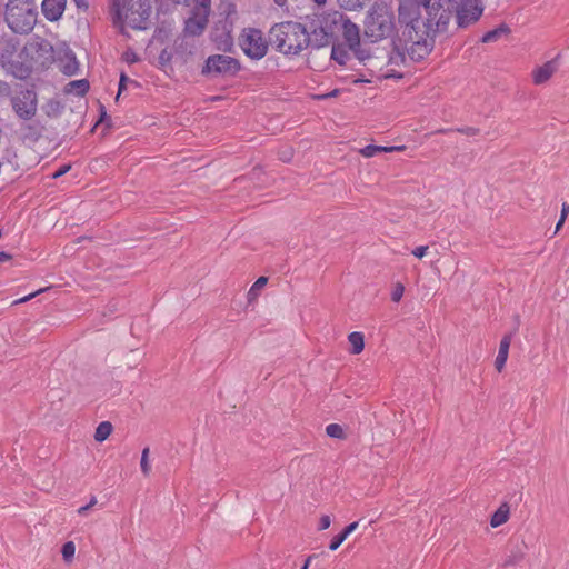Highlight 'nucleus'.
<instances>
[{"label": "nucleus", "mask_w": 569, "mask_h": 569, "mask_svg": "<svg viewBox=\"0 0 569 569\" xmlns=\"http://www.w3.org/2000/svg\"><path fill=\"white\" fill-rule=\"evenodd\" d=\"M451 10L447 0H401L399 18L407 28L436 38L448 30Z\"/></svg>", "instance_id": "1"}, {"label": "nucleus", "mask_w": 569, "mask_h": 569, "mask_svg": "<svg viewBox=\"0 0 569 569\" xmlns=\"http://www.w3.org/2000/svg\"><path fill=\"white\" fill-rule=\"evenodd\" d=\"M270 33L276 50L284 56H298L309 46L307 29L299 22L278 23Z\"/></svg>", "instance_id": "2"}, {"label": "nucleus", "mask_w": 569, "mask_h": 569, "mask_svg": "<svg viewBox=\"0 0 569 569\" xmlns=\"http://www.w3.org/2000/svg\"><path fill=\"white\" fill-rule=\"evenodd\" d=\"M116 22L121 30L126 28L144 30L151 13L149 0H114L113 7Z\"/></svg>", "instance_id": "3"}, {"label": "nucleus", "mask_w": 569, "mask_h": 569, "mask_svg": "<svg viewBox=\"0 0 569 569\" xmlns=\"http://www.w3.org/2000/svg\"><path fill=\"white\" fill-rule=\"evenodd\" d=\"M342 20L339 12L316 11L308 14L302 24L307 29L309 43L325 47L330 43L336 26Z\"/></svg>", "instance_id": "4"}, {"label": "nucleus", "mask_w": 569, "mask_h": 569, "mask_svg": "<svg viewBox=\"0 0 569 569\" xmlns=\"http://www.w3.org/2000/svg\"><path fill=\"white\" fill-rule=\"evenodd\" d=\"M406 64L405 54L395 49L389 54L383 52L371 53L365 64L372 76L381 79H401L403 77V68Z\"/></svg>", "instance_id": "5"}, {"label": "nucleus", "mask_w": 569, "mask_h": 569, "mask_svg": "<svg viewBox=\"0 0 569 569\" xmlns=\"http://www.w3.org/2000/svg\"><path fill=\"white\" fill-rule=\"evenodd\" d=\"M6 21L16 33L30 32L37 21L32 0H9L6 6Z\"/></svg>", "instance_id": "6"}, {"label": "nucleus", "mask_w": 569, "mask_h": 569, "mask_svg": "<svg viewBox=\"0 0 569 569\" xmlns=\"http://www.w3.org/2000/svg\"><path fill=\"white\" fill-rule=\"evenodd\" d=\"M395 30V16L390 7L377 3L369 10L365 20V33L378 41L389 37Z\"/></svg>", "instance_id": "7"}, {"label": "nucleus", "mask_w": 569, "mask_h": 569, "mask_svg": "<svg viewBox=\"0 0 569 569\" xmlns=\"http://www.w3.org/2000/svg\"><path fill=\"white\" fill-rule=\"evenodd\" d=\"M451 12L456 13V22L459 28H466L476 23L483 13L482 0H447Z\"/></svg>", "instance_id": "8"}, {"label": "nucleus", "mask_w": 569, "mask_h": 569, "mask_svg": "<svg viewBox=\"0 0 569 569\" xmlns=\"http://www.w3.org/2000/svg\"><path fill=\"white\" fill-rule=\"evenodd\" d=\"M239 46L243 53L254 60L262 59L268 52V41L261 30L244 28L239 36Z\"/></svg>", "instance_id": "9"}, {"label": "nucleus", "mask_w": 569, "mask_h": 569, "mask_svg": "<svg viewBox=\"0 0 569 569\" xmlns=\"http://www.w3.org/2000/svg\"><path fill=\"white\" fill-rule=\"evenodd\" d=\"M12 110L19 119L31 120L38 110V94L33 89L19 91L11 98Z\"/></svg>", "instance_id": "10"}, {"label": "nucleus", "mask_w": 569, "mask_h": 569, "mask_svg": "<svg viewBox=\"0 0 569 569\" xmlns=\"http://www.w3.org/2000/svg\"><path fill=\"white\" fill-rule=\"evenodd\" d=\"M239 69V62L234 58L226 54H213L207 59L202 73L212 77H226L236 74Z\"/></svg>", "instance_id": "11"}, {"label": "nucleus", "mask_w": 569, "mask_h": 569, "mask_svg": "<svg viewBox=\"0 0 569 569\" xmlns=\"http://www.w3.org/2000/svg\"><path fill=\"white\" fill-rule=\"evenodd\" d=\"M342 22V38L346 42V46L355 54V57L365 64H367V60L371 56V52L367 49L361 48L360 43V30L357 24L351 22L350 20H341Z\"/></svg>", "instance_id": "12"}, {"label": "nucleus", "mask_w": 569, "mask_h": 569, "mask_svg": "<svg viewBox=\"0 0 569 569\" xmlns=\"http://www.w3.org/2000/svg\"><path fill=\"white\" fill-rule=\"evenodd\" d=\"M408 37L411 44L407 48L409 58L413 61H421L430 54L435 46V38L421 34L418 30L408 28Z\"/></svg>", "instance_id": "13"}, {"label": "nucleus", "mask_w": 569, "mask_h": 569, "mask_svg": "<svg viewBox=\"0 0 569 569\" xmlns=\"http://www.w3.org/2000/svg\"><path fill=\"white\" fill-rule=\"evenodd\" d=\"M558 68L559 62L557 58L549 60L542 63L541 66L536 67L531 72L532 82L536 86H540L548 82L557 72Z\"/></svg>", "instance_id": "14"}, {"label": "nucleus", "mask_w": 569, "mask_h": 569, "mask_svg": "<svg viewBox=\"0 0 569 569\" xmlns=\"http://www.w3.org/2000/svg\"><path fill=\"white\" fill-rule=\"evenodd\" d=\"M67 0H43L42 13L49 21H57L64 12Z\"/></svg>", "instance_id": "15"}, {"label": "nucleus", "mask_w": 569, "mask_h": 569, "mask_svg": "<svg viewBox=\"0 0 569 569\" xmlns=\"http://www.w3.org/2000/svg\"><path fill=\"white\" fill-rule=\"evenodd\" d=\"M208 23L206 14L196 12L186 21L184 32L190 36H199L203 32Z\"/></svg>", "instance_id": "16"}, {"label": "nucleus", "mask_w": 569, "mask_h": 569, "mask_svg": "<svg viewBox=\"0 0 569 569\" xmlns=\"http://www.w3.org/2000/svg\"><path fill=\"white\" fill-rule=\"evenodd\" d=\"M405 150H406V146H403V144L402 146H390V147L369 144V146H366V147L359 149V153L363 158H372L380 152H402Z\"/></svg>", "instance_id": "17"}, {"label": "nucleus", "mask_w": 569, "mask_h": 569, "mask_svg": "<svg viewBox=\"0 0 569 569\" xmlns=\"http://www.w3.org/2000/svg\"><path fill=\"white\" fill-rule=\"evenodd\" d=\"M510 343L511 337L509 335H506L500 341L499 351L495 360V367L498 372H501L507 363Z\"/></svg>", "instance_id": "18"}, {"label": "nucleus", "mask_w": 569, "mask_h": 569, "mask_svg": "<svg viewBox=\"0 0 569 569\" xmlns=\"http://www.w3.org/2000/svg\"><path fill=\"white\" fill-rule=\"evenodd\" d=\"M510 517V507L508 503H501L498 509L493 512L490 518V526L492 528H498L505 525Z\"/></svg>", "instance_id": "19"}, {"label": "nucleus", "mask_w": 569, "mask_h": 569, "mask_svg": "<svg viewBox=\"0 0 569 569\" xmlns=\"http://www.w3.org/2000/svg\"><path fill=\"white\" fill-rule=\"evenodd\" d=\"M348 341L351 346L350 353L359 355L365 349V336L362 332L353 331L348 335Z\"/></svg>", "instance_id": "20"}, {"label": "nucleus", "mask_w": 569, "mask_h": 569, "mask_svg": "<svg viewBox=\"0 0 569 569\" xmlns=\"http://www.w3.org/2000/svg\"><path fill=\"white\" fill-rule=\"evenodd\" d=\"M350 52L347 46L338 43L332 47L331 58L340 66H345L350 58Z\"/></svg>", "instance_id": "21"}, {"label": "nucleus", "mask_w": 569, "mask_h": 569, "mask_svg": "<svg viewBox=\"0 0 569 569\" xmlns=\"http://www.w3.org/2000/svg\"><path fill=\"white\" fill-rule=\"evenodd\" d=\"M42 111L48 118H58L62 114L63 104L59 100L50 99L42 106Z\"/></svg>", "instance_id": "22"}, {"label": "nucleus", "mask_w": 569, "mask_h": 569, "mask_svg": "<svg viewBox=\"0 0 569 569\" xmlns=\"http://www.w3.org/2000/svg\"><path fill=\"white\" fill-rule=\"evenodd\" d=\"M89 90V82L84 79L70 81L66 88V93H73L77 96H84Z\"/></svg>", "instance_id": "23"}, {"label": "nucleus", "mask_w": 569, "mask_h": 569, "mask_svg": "<svg viewBox=\"0 0 569 569\" xmlns=\"http://www.w3.org/2000/svg\"><path fill=\"white\" fill-rule=\"evenodd\" d=\"M268 283V278L267 277H259L254 283L251 286V288L249 289L248 293H247V299L249 302H253L258 299V297L260 296V292L261 290H263V288L267 286Z\"/></svg>", "instance_id": "24"}, {"label": "nucleus", "mask_w": 569, "mask_h": 569, "mask_svg": "<svg viewBox=\"0 0 569 569\" xmlns=\"http://www.w3.org/2000/svg\"><path fill=\"white\" fill-rule=\"evenodd\" d=\"M112 425L109 421H102L98 425L94 431V440L102 442L109 438L112 432Z\"/></svg>", "instance_id": "25"}, {"label": "nucleus", "mask_w": 569, "mask_h": 569, "mask_svg": "<svg viewBox=\"0 0 569 569\" xmlns=\"http://www.w3.org/2000/svg\"><path fill=\"white\" fill-rule=\"evenodd\" d=\"M508 32V29L505 28V27H500V28H497L495 30H491V31H488L487 33H485L482 36V39L481 41L483 43H490V42H495L499 39V37L502 34V33H507Z\"/></svg>", "instance_id": "26"}, {"label": "nucleus", "mask_w": 569, "mask_h": 569, "mask_svg": "<svg viewBox=\"0 0 569 569\" xmlns=\"http://www.w3.org/2000/svg\"><path fill=\"white\" fill-rule=\"evenodd\" d=\"M326 433L335 439H345L346 433L343 428L338 423H330L326 427Z\"/></svg>", "instance_id": "27"}, {"label": "nucleus", "mask_w": 569, "mask_h": 569, "mask_svg": "<svg viewBox=\"0 0 569 569\" xmlns=\"http://www.w3.org/2000/svg\"><path fill=\"white\" fill-rule=\"evenodd\" d=\"M76 545L73 541H68L62 546L61 555L66 562H71L74 558Z\"/></svg>", "instance_id": "28"}, {"label": "nucleus", "mask_w": 569, "mask_h": 569, "mask_svg": "<svg viewBox=\"0 0 569 569\" xmlns=\"http://www.w3.org/2000/svg\"><path fill=\"white\" fill-rule=\"evenodd\" d=\"M149 452H150L149 448H144L142 450L141 461H140L141 471L146 477H148L151 472V465L149 461Z\"/></svg>", "instance_id": "29"}, {"label": "nucleus", "mask_w": 569, "mask_h": 569, "mask_svg": "<svg viewBox=\"0 0 569 569\" xmlns=\"http://www.w3.org/2000/svg\"><path fill=\"white\" fill-rule=\"evenodd\" d=\"M367 1L368 0H338L340 7L346 10H357L362 8Z\"/></svg>", "instance_id": "30"}, {"label": "nucleus", "mask_w": 569, "mask_h": 569, "mask_svg": "<svg viewBox=\"0 0 569 569\" xmlns=\"http://www.w3.org/2000/svg\"><path fill=\"white\" fill-rule=\"evenodd\" d=\"M62 72L67 76H73L78 71V63L74 58L68 60L66 64L61 68Z\"/></svg>", "instance_id": "31"}, {"label": "nucleus", "mask_w": 569, "mask_h": 569, "mask_svg": "<svg viewBox=\"0 0 569 569\" xmlns=\"http://www.w3.org/2000/svg\"><path fill=\"white\" fill-rule=\"evenodd\" d=\"M405 293V286L401 282H397L391 291V300L399 302Z\"/></svg>", "instance_id": "32"}, {"label": "nucleus", "mask_w": 569, "mask_h": 569, "mask_svg": "<svg viewBox=\"0 0 569 569\" xmlns=\"http://www.w3.org/2000/svg\"><path fill=\"white\" fill-rule=\"evenodd\" d=\"M210 3L211 0H197V12L206 14V17L208 18L210 12Z\"/></svg>", "instance_id": "33"}, {"label": "nucleus", "mask_w": 569, "mask_h": 569, "mask_svg": "<svg viewBox=\"0 0 569 569\" xmlns=\"http://www.w3.org/2000/svg\"><path fill=\"white\" fill-rule=\"evenodd\" d=\"M26 131L27 132L23 134L24 140L36 141L38 139L39 134L34 127L29 124L26 127Z\"/></svg>", "instance_id": "34"}, {"label": "nucleus", "mask_w": 569, "mask_h": 569, "mask_svg": "<svg viewBox=\"0 0 569 569\" xmlns=\"http://www.w3.org/2000/svg\"><path fill=\"white\" fill-rule=\"evenodd\" d=\"M97 502H98L97 497H96V496H92V497L90 498V501H89V503H88V505L82 506V507H80V508L77 510L78 515H80V516L86 515V513H87L91 508H93V507L97 505Z\"/></svg>", "instance_id": "35"}, {"label": "nucleus", "mask_w": 569, "mask_h": 569, "mask_svg": "<svg viewBox=\"0 0 569 569\" xmlns=\"http://www.w3.org/2000/svg\"><path fill=\"white\" fill-rule=\"evenodd\" d=\"M428 251H429V247L428 246H419V247H416L411 253L418 258V259H422L425 258L427 254H428Z\"/></svg>", "instance_id": "36"}, {"label": "nucleus", "mask_w": 569, "mask_h": 569, "mask_svg": "<svg viewBox=\"0 0 569 569\" xmlns=\"http://www.w3.org/2000/svg\"><path fill=\"white\" fill-rule=\"evenodd\" d=\"M330 525H331L330 516L323 515V516H321V518L319 520L318 530H320V531L326 530V529H328L330 527Z\"/></svg>", "instance_id": "37"}, {"label": "nucleus", "mask_w": 569, "mask_h": 569, "mask_svg": "<svg viewBox=\"0 0 569 569\" xmlns=\"http://www.w3.org/2000/svg\"><path fill=\"white\" fill-rule=\"evenodd\" d=\"M71 169L70 164H64L60 167L56 172L52 173V179H58L66 174Z\"/></svg>", "instance_id": "38"}, {"label": "nucleus", "mask_w": 569, "mask_h": 569, "mask_svg": "<svg viewBox=\"0 0 569 569\" xmlns=\"http://www.w3.org/2000/svg\"><path fill=\"white\" fill-rule=\"evenodd\" d=\"M10 94V86L6 81L0 80V99Z\"/></svg>", "instance_id": "39"}, {"label": "nucleus", "mask_w": 569, "mask_h": 569, "mask_svg": "<svg viewBox=\"0 0 569 569\" xmlns=\"http://www.w3.org/2000/svg\"><path fill=\"white\" fill-rule=\"evenodd\" d=\"M41 291H42V290H38V291L32 292V293H30V295H28V296H24V297H22V298H20V299H18V300L13 301V305L24 303V302H27V301L31 300L32 298H34V297H36L39 292H41Z\"/></svg>", "instance_id": "40"}, {"label": "nucleus", "mask_w": 569, "mask_h": 569, "mask_svg": "<svg viewBox=\"0 0 569 569\" xmlns=\"http://www.w3.org/2000/svg\"><path fill=\"white\" fill-rule=\"evenodd\" d=\"M342 542H343V541H342V540H340L338 536H335V537L332 538V540H331L330 545H329V549H330L331 551H335V550H337V549L341 546V543H342Z\"/></svg>", "instance_id": "41"}, {"label": "nucleus", "mask_w": 569, "mask_h": 569, "mask_svg": "<svg viewBox=\"0 0 569 569\" xmlns=\"http://www.w3.org/2000/svg\"><path fill=\"white\" fill-rule=\"evenodd\" d=\"M358 521H355V522H351L350 525H348L342 531L347 535V536H350L357 528H358Z\"/></svg>", "instance_id": "42"}, {"label": "nucleus", "mask_w": 569, "mask_h": 569, "mask_svg": "<svg viewBox=\"0 0 569 569\" xmlns=\"http://www.w3.org/2000/svg\"><path fill=\"white\" fill-rule=\"evenodd\" d=\"M568 214H569V204L567 202H563L562 207H561V214H560V217H562V220H566Z\"/></svg>", "instance_id": "43"}, {"label": "nucleus", "mask_w": 569, "mask_h": 569, "mask_svg": "<svg viewBox=\"0 0 569 569\" xmlns=\"http://www.w3.org/2000/svg\"><path fill=\"white\" fill-rule=\"evenodd\" d=\"M127 81H129V78L126 74L122 73L121 77H120V81H119V93L124 88Z\"/></svg>", "instance_id": "44"}, {"label": "nucleus", "mask_w": 569, "mask_h": 569, "mask_svg": "<svg viewBox=\"0 0 569 569\" xmlns=\"http://www.w3.org/2000/svg\"><path fill=\"white\" fill-rule=\"evenodd\" d=\"M12 259V256L4 252V251H0V263H3V262H7V261H10Z\"/></svg>", "instance_id": "45"}, {"label": "nucleus", "mask_w": 569, "mask_h": 569, "mask_svg": "<svg viewBox=\"0 0 569 569\" xmlns=\"http://www.w3.org/2000/svg\"><path fill=\"white\" fill-rule=\"evenodd\" d=\"M337 94H338V90H333L330 93L317 96V98L322 100V99H327V98H330V97H336Z\"/></svg>", "instance_id": "46"}, {"label": "nucleus", "mask_w": 569, "mask_h": 569, "mask_svg": "<svg viewBox=\"0 0 569 569\" xmlns=\"http://www.w3.org/2000/svg\"><path fill=\"white\" fill-rule=\"evenodd\" d=\"M126 60H127L128 62H136V61H137V57H136V54H134V53H128V52H127V53H126Z\"/></svg>", "instance_id": "47"}, {"label": "nucleus", "mask_w": 569, "mask_h": 569, "mask_svg": "<svg viewBox=\"0 0 569 569\" xmlns=\"http://www.w3.org/2000/svg\"><path fill=\"white\" fill-rule=\"evenodd\" d=\"M565 221L566 220H562V217L559 218V220H558V222L556 224V230H555L556 233L562 228Z\"/></svg>", "instance_id": "48"}, {"label": "nucleus", "mask_w": 569, "mask_h": 569, "mask_svg": "<svg viewBox=\"0 0 569 569\" xmlns=\"http://www.w3.org/2000/svg\"><path fill=\"white\" fill-rule=\"evenodd\" d=\"M40 47H41V49L47 50V51H51L52 50V47L48 42H42L40 44Z\"/></svg>", "instance_id": "49"}, {"label": "nucleus", "mask_w": 569, "mask_h": 569, "mask_svg": "<svg viewBox=\"0 0 569 569\" xmlns=\"http://www.w3.org/2000/svg\"><path fill=\"white\" fill-rule=\"evenodd\" d=\"M312 559V556H309L305 562V565L300 569H309L310 561Z\"/></svg>", "instance_id": "50"}, {"label": "nucleus", "mask_w": 569, "mask_h": 569, "mask_svg": "<svg viewBox=\"0 0 569 569\" xmlns=\"http://www.w3.org/2000/svg\"><path fill=\"white\" fill-rule=\"evenodd\" d=\"M340 540L345 541L349 536H347L343 531L339 535H337Z\"/></svg>", "instance_id": "51"}, {"label": "nucleus", "mask_w": 569, "mask_h": 569, "mask_svg": "<svg viewBox=\"0 0 569 569\" xmlns=\"http://www.w3.org/2000/svg\"><path fill=\"white\" fill-rule=\"evenodd\" d=\"M74 1H76L77 6H78L79 8H80V7H82V6H86V4H84V0H74Z\"/></svg>", "instance_id": "52"}, {"label": "nucleus", "mask_w": 569, "mask_h": 569, "mask_svg": "<svg viewBox=\"0 0 569 569\" xmlns=\"http://www.w3.org/2000/svg\"><path fill=\"white\" fill-rule=\"evenodd\" d=\"M274 2L279 6H283L286 0H274Z\"/></svg>", "instance_id": "53"}, {"label": "nucleus", "mask_w": 569, "mask_h": 569, "mask_svg": "<svg viewBox=\"0 0 569 569\" xmlns=\"http://www.w3.org/2000/svg\"><path fill=\"white\" fill-rule=\"evenodd\" d=\"M353 82H355V83H358V82H369V80H365V79H356Z\"/></svg>", "instance_id": "54"}, {"label": "nucleus", "mask_w": 569, "mask_h": 569, "mask_svg": "<svg viewBox=\"0 0 569 569\" xmlns=\"http://www.w3.org/2000/svg\"><path fill=\"white\" fill-rule=\"evenodd\" d=\"M313 1L317 2L318 4L326 2V0H313Z\"/></svg>", "instance_id": "55"}, {"label": "nucleus", "mask_w": 569, "mask_h": 569, "mask_svg": "<svg viewBox=\"0 0 569 569\" xmlns=\"http://www.w3.org/2000/svg\"><path fill=\"white\" fill-rule=\"evenodd\" d=\"M188 0H176V2L180 3V2H187Z\"/></svg>", "instance_id": "56"}]
</instances>
